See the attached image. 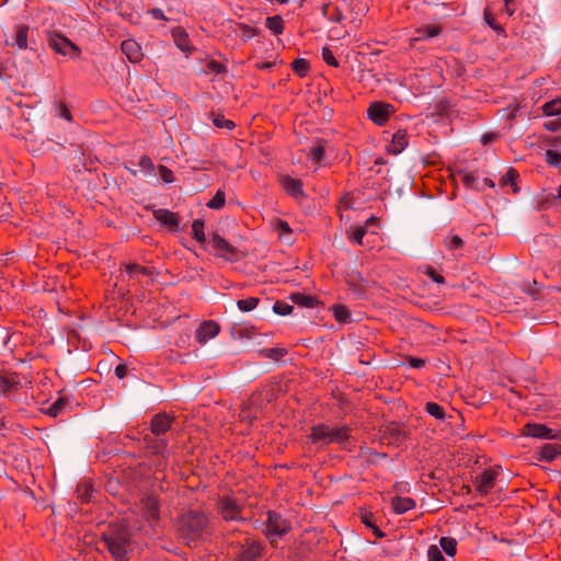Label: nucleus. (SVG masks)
Here are the masks:
<instances>
[{
  "label": "nucleus",
  "instance_id": "54",
  "mask_svg": "<svg viewBox=\"0 0 561 561\" xmlns=\"http://www.w3.org/2000/svg\"><path fill=\"white\" fill-rule=\"evenodd\" d=\"M99 4L103 9L111 11L117 7L118 0H99Z\"/></svg>",
  "mask_w": 561,
  "mask_h": 561
},
{
  "label": "nucleus",
  "instance_id": "55",
  "mask_svg": "<svg viewBox=\"0 0 561 561\" xmlns=\"http://www.w3.org/2000/svg\"><path fill=\"white\" fill-rule=\"evenodd\" d=\"M15 385V380L13 377H10V378H0V386L3 390H9L10 388H12L13 386Z\"/></svg>",
  "mask_w": 561,
  "mask_h": 561
},
{
  "label": "nucleus",
  "instance_id": "19",
  "mask_svg": "<svg viewBox=\"0 0 561 561\" xmlns=\"http://www.w3.org/2000/svg\"><path fill=\"white\" fill-rule=\"evenodd\" d=\"M463 244V240L457 234H448L444 239L446 250L449 251L455 259L462 255Z\"/></svg>",
  "mask_w": 561,
  "mask_h": 561
},
{
  "label": "nucleus",
  "instance_id": "9",
  "mask_svg": "<svg viewBox=\"0 0 561 561\" xmlns=\"http://www.w3.org/2000/svg\"><path fill=\"white\" fill-rule=\"evenodd\" d=\"M123 277L136 283H149L153 280V270L140 266L138 264H126L122 272Z\"/></svg>",
  "mask_w": 561,
  "mask_h": 561
},
{
  "label": "nucleus",
  "instance_id": "3",
  "mask_svg": "<svg viewBox=\"0 0 561 561\" xmlns=\"http://www.w3.org/2000/svg\"><path fill=\"white\" fill-rule=\"evenodd\" d=\"M106 546L116 561H127V553L130 549V533L126 525L112 528L105 535Z\"/></svg>",
  "mask_w": 561,
  "mask_h": 561
},
{
  "label": "nucleus",
  "instance_id": "43",
  "mask_svg": "<svg viewBox=\"0 0 561 561\" xmlns=\"http://www.w3.org/2000/svg\"><path fill=\"white\" fill-rule=\"evenodd\" d=\"M159 174L161 181L165 184H169V183H172L174 182V175H173V172L164 167V165H159L158 167V172H157V175Z\"/></svg>",
  "mask_w": 561,
  "mask_h": 561
},
{
  "label": "nucleus",
  "instance_id": "33",
  "mask_svg": "<svg viewBox=\"0 0 561 561\" xmlns=\"http://www.w3.org/2000/svg\"><path fill=\"white\" fill-rule=\"evenodd\" d=\"M542 111L547 116H556L561 114V99H554L547 102L542 106Z\"/></svg>",
  "mask_w": 561,
  "mask_h": 561
},
{
  "label": "nucleus",
  "instance_id": "26",
  "mask_svg": "<svg viewBox=\"0 0 561 561\" xmlns=\"http://www.w3.org/2000/svg\"><path fill=\"white\" fill-rule=\"evenodd\" d=\"M334 319L339 323H350L352 321V314L348 308L344 305L335 304L330 307Z\"/></svg>",
  "mask_w": 561,
  "mask_h": 561
},
{
  "label": "nucleus",
  "instance_id": "48",
  "mask_svg": "<svg viewBox=\"0 0 561 561\" xmlns=\"http://www.w3.org/2000/svg\"><path fill=\"white\" fill-rule=\"evenodd\" d=\"M293 69L300 77H304L308 71V62L305 59H296L293 62Z\"/></svg>",
  "mask_w": 561,
  "mask_h": 561
},
{
  "label": "nucleus",
  "instance_id": "31",
  "mask_svg": "<svg viewBox=\"0 0 561 561\" xmlns=\"http://www.w3.org/2000/svg\"><path fill=\"white\" fill-rule=\"evenodd\" d=\"M265 26L275 35L283 33L284 23L279 15L268 16L265 21Z\"/></svg>",
  "mask_w": 561,
  "mask_h": 561
},
{
  "label": "nucleus",
  "instance_id": "50",
  "mask_svg": "<svg viewBox=\"0 0 561 561\" xmlns=\"http://www.w3.org/2000/svg\"><path fill=\"white\" fill-rule=\"evenodd\" d=\"M293 300L296 304L302 305L305 307H312L313 298L304 296L301 294H295L291 296Z\"/></svg>",
  "mask_w": 561,
  "mask_h": 561
},
{
  "label": "nucleus",
  "instance_id": "40",
  "mask_svg": "<svg viewBox=\"0 0 561 561\" xmlns=\"http://www.w3.org/2000/svg\"><path fill=\"white\" fill-rule=\"evenodd\" d=\"M362 522L368 527L371 528L377 538L383 537V533L376 526L373 520V515L370 513H364L362 515Z\"/></svg>",
  "mask_w": 561,
  "mask_h": 561
},
{
  "label": "nucleus",
  "instance_id": "10",
  "mask_svg": "<svg viewBox=\"0 0 561 561\" xmlns=\"http://www.w3.org/2000/svg\"><path fill=\"white\" fill-rule=\"evenodd\" d=\"M261 545L248 538L244 543L236 548L233 553L237 561H254L261 556Z\"/></svg>",
  "mask_w": 561,
  "mask_h": 561
},
{
  "label": "nucleus",
  "instance_id": "29",
  "mask_svg": "<svg viewBox=\"0 0 561 561\" xmlns=\"http://www.w3.org/2000/svg\"><path fill=\"white\" fill-rule=\"evenodd\" d=\"M560 446L554 444H546L541 448L540 456L541 459L546 461H552L554 460L560 454Z\"/></svg>",
  "mask_w": 561,
  "mask_h": 561
},
{
  "label": "nucleus",
  "instance_id": "6",
  "mask_svg": "<svg viewBox=\"0 0 561 561\" xmlns=\"http://www.w3.org/2000/svg\"><path fill=\"white\" fill-rule=\"evenodd\" d=\"M499 474H500L499 467L484 469L481 473H479L476 477V479L473 481L476 490L481 495L489 494L494 489L495 481H496Z\"/></svg>",
  "mask_w": 561,
  "mask_h": 561
},
{
  "label": "nucleus",
  "instance_id": "64",
  "mask_svg": "<svg viewBox=\"0 0 561 561\" xmlns=\"http://www.w3.org/2000/svg\"><path fill=\"white\" fill-rule=\"evenodd\" d=\"M496 138L495 134H484L481 138L483 145H488Z\"/></svg>",
  "mask_w": 561,
  "mask_h": 561
},
{
  "label": "nucleus",
  "instance_id": "8",
  "mask_svg": "<svg viewBox=\"0 0 561 561\" xmlns=\"http://www.w3.org/2000/svg\"><path fill=\"white\" fill-rule=\"evenodd\" d=\"M218 511L227 522L243 519L241 516V506L233 497L225 496L218 501Z\"/></svg>",
  "mask_w": 561,
  "mask_h": 561
},
{
  "label": "nucleus",
  "instance_id": "11",
  "mask_svg": "<svg viewBox=\"0 0 561 561\" xmlns=\"http://www.w3.org/2000/svg\"><path fill=\"white\" fill-rule=\"evenodd\" d=\"M392 112V105L375 102L369 105L367 115L375 124L382 126L387 123Z\"/></svg>",
  "mask_w": 561,
  "mask_h": 561
},
{
  "label": "nucleus",
  "instance_id": "53",
  "mask_svg": "<svg viewBox=\"0 0 561 561\" xmlns=\"http://www.w3.org/2000/svg\"><path fill=\"white\" fill-rule=\"evenodd\" d=\"M426 275L437 284L444 283V277L439 275L433 267L428 266L425 271Z\"/></svg>",
  "mask_w": 561,
  "mask_h": 561
},
{
  "label": "nucleus",
  "instance_id": "38",
  "mask_svg": "<svg viewBox=\"0 0 561 561\" xmlns=\"http://www.w3.org/2000/svg\"><path fill=\"white\" fill-rule=\"evenodd\" d=\"M68 405V402L60 398L58 400H56L47 410V413L50 415V416H58L59 414H61V412L65 410V408Z\"/></svg>",
  "mask_w": 561,
  "mask_h": 561
},
{
  "label": "nucleus",
  "instance_id": "62",
  "mask_svg": "<svg viewBox=\"0 0 561 561\" xmlns=\"http://www.w3.org/2000/svg\"><path fill=\"white\" fill-rule=\"evenodd\" d=\"M60 116L67 121H71V113L66 105H61L60 107Z\"/></svg>",
  "mask_w": 561,
  "mask_h": 561
},
{
  "label": "nucleus",
  "instance_id": "4",
  "mask_svg": "<svg viewBox=\"0 0 561 561\" xmlns=\"http://www.w3.org/2000/svg\"><path fill=\"white\" fill-rule=\"evenodd\" d=\"M48 46L57 54L67 56L69 58H77L80 55L79 47L59 33L50 34Z\"/></svg>",
  "mask_w": 561,
  "mask_h": 561
},
{
  "label": "nucleus",
  "instance_id": "42",
  "mask_svg": "<svg viewBox=\"0 0 561 561\" xmlns=\"http://www.w3.org/2000/svg\"><path fill=\"white\" fill-rule=\"evenodd\" d=\"M294 307L285 301H276L273 306V310L275 313L279 316L290 314Z\"/></svg>",
  "mask_w": 561,
  "mask_h": 561
},
{
  "label": "nucleus",
  "instance_id": "45",
  "mask_svg": "<svg viewBox=\"0 0 561 561\" xmlns=\"http://www.w3.org/2000/svg\"><path fill=\"white\" fill-rule=\"evenodd\" d=\"M261 353L267 358L277 360V359L282 358L286 352L284 348L274 347V348L263 350V351H261Z\"/></svg>",
  "mask_w": 561,
  "mask_h": 561
},
{
  "label": "nucleus",
  "instance_id": "32",
  "mask_svg": "<svg viewBox=\"0 0 561 561\" xmlns=\"http://www.w3.org/2000/svg\"><path fill=\"white\" fill-rule=\"evenodd\" d=\"M425 411L436 420H445L446 414L444 408L436 402H427L425 405Z\"/></svg>",
  "mask_w": 561,
  "mask_h": 561
},
{
  "label": "nucleus",
  "instance_id": "5",
  "mask_svg": "<svg viewBox=\"0 0 561 561\" xmlns=\"http://www.w3.org/2000/svg\"><path fill=\"white\" fill-rule=\"evenodd\" d=\"M289 529V523L275 512L267 513L265 535L271 542L276 541Z\"/></svg>",
  "mask_w": 561,
  "mask_h": 561
},
{
  "label": "nucleus",
  "instance_id": "58",
  "mask_svg": "<svg viewBox=\"0 0 561 561\" xmlns=\"http://www.w3.org/2000/svg\"><path fill=\"white\" fill-rule=\"evenodd\" d=\"M276 66V61H257L255 64V67L260 70H271L273 67Z\"/></svg>",
  "mask_w": 561,
  "mask_h": 561
},
{
  "label": "nucleus",
  "instance_id": "56",
  "mask_svg": "<svg viewBox=\"0 0 561 561\" xmlns=\"http://www.w3.org/2000/svg\"><path fill=\"white\" fill-rule=\"evenodd\" d=\"M207 68L213 71V72H216V73H220L224 71V66L218 62V61H215V60H210L208 64H207Z\"/></svg>",
  "mask_w": 561,
  "mask_h": 561
},
{
  "label": "nucleus",
  "instance_id": "36",
  "mask_svg": "<svg viewBox=\"0 0 561 561\" xmlns=\"http://www.w3.org/2000/svg\"><path fill=\"white\" fill-rule=\"evenodd\" d=\"M439 543H440V549L444 550V552L447 556H450V557L455 556L457 542L454 538L442 537Z\"/></svg>",
  "mask_w": 561,
  "mask_h": 561
},
{
  "label": "nucleus",
  "instance_id": "57",
  "mask_svg": "<svg viewBox=\"0 0 561 561\" xmlns=\"http://www.w3.org/2000/svg\"><path fill=\"white\" fill-rule=\"evenodd\" d=\"M545 127L550 131H557L558 129L561 128V117L557 121L547 122L545 124Z\"/></svg>",
  "mask_w": 561,
  "mask_h": 561
},
{
  "label": "nucleus",
  "instance_id": "35",
  "mask_svg": "<svg viewBox=\"0 0 561 561\" xmlns=\"http://www.w3.org/2000/svg\"><path fill=\"white\" fill-rule=\"evenodd\" d=\"M236 32L243 41H249L257 35L256 28L242 23L238 24Z\"/></svg>",
  "mask_w": 561,
  "mask_h": 561
},
{
  "label": "nucleus",
  "instance_id": "23",
  "mask_svg": "<svg viewBox=\"0 0 561 561\" xmlns=\"http://www.w3.org/2000/svg\"><path fill=\"white\" fill-rule=\"evenodd\" d=\"M391 507L396 514H404L415 507V501L411 497L394 496Z\"/></svg>",
  "mask_w": 561,
  "mask_h": 561
},
{
  "label": "nucleus",
  "instance_id": "12",
  "mask_svg": "<svg viewBox=\"0 0 561 561\" xmlns=\"http://www.w3.org/2000/svg\"><path fill=\"white\" fill-rule=\"evenodd\" d=\"M520 434L523 436H529L540 439H553L556 434L552 428L547 427L543 424L527 423L523 426Z\"/></svg>",
  "mask_w": 561,
  "mask_h": 561
},
{
  "label": "nucleus",
  "instance_id": "41",
  "mask_svg": "<svg viewBox=\"0 0 561 561\" xmlns=\"http://www.w3.org/2000/svg\"><path fill=\"white\" fill-rule=\"evenodd\" d=\"M546 161L549 165L551 167H559L561 164V153L556 151V150H552V149H548L546 151Z\"/></svg>",
  "mask_w": 561,
  "mask_h": 561
},
{
  "label": "nucleus",
  "instance_id": "51",
  "mask_svg": "<svg viewBox=\"0 0 561 561\" xmlns=\"http://www.w3.org/2000/svg\"><path fill=\"white\" fill-rule=\"evenodd\" d=\"M214 125L218 128L227 129H232L234 127V123L232 121L226 119L224 117L214 118Z\"/></svg>",
  "mask_w": 561,
  "mask_h": 561
},
{
  "label": "nucleus",
  "instance_id": "7",
  "mask_svg": "<svg viewBox=\"0 0 561 561\" xmlns=\"http://www.w3.org/2000/svg\"><path fill=\"white\" fill-rule=\"evenodd\" d=\"M209 243L216 255L224 257L227 261H236L238 259L237 249L218 233H214L211 236Z\"/></svg>",
  "mask_w": 561,
  "mask_h": 561
},
{
  "label": "nucleus",
  "instance_id": "15",
  "mask_svg": "<svg viewBox=\"0 0 561 561\" xmlns=\"http://www.w3.org/2000/svg\"><path fill=\"white\" fill-rule=\"evenodd\" d=\"M121 49L130 62H139L142 58L141 47L135 39L128 38L123 41Z\"/></svg>",
  "mask_w": 561,
  "mask_h": 561
},
{
  "label": "nucleus",
  "instance_id": "2",
  "mask_svg": "<svg viewBox=\"0 0 561 561\" xmlns=\"http://www.w3.org/2000/svg\"><path fill=\"white\" fill-rule=\"evenodd\" d=\"M206 526V516L198 512L185 513L180 517L178 522L179 533L188 545L202 538Z\"/></svg>",
  "mask_w": 561,
  "mask_h": 561
},
{
  "label": "nucleus",
  "instance_id": "37",
  "mask_svg": "<svg viewBox=\"0 0 561 561\" xmlns=\"http://www.w3.org/2000/svg\"><path fill=\"white\" fill-rule=\"evenodd\" d=\"M257 304H259V299L255 297H248L245 299H240L237 301L238 308L244 312L254 310L256 308Z\"/></svg>",
  "mask_w": 561,
  "mask_h": 561
},
{
  "label": "nucleus",
  "instance_id": "21",
  "mask_svg": "<svg viewBox=\"0 0 561 561\" xmlns=\"http://www.w3.org/2000/svg\"><path fill=\"white\" fill-rule=\"evenodd\" d=\"M172 36L178 48L186 54L192 53L193 47L190 44L188 35L182 27L173 28Z\"/></svg>",
  "mask_w": 561,
  "mask_h": 561
},
{
  "label": "nucleus",
  "instance_id": "63",
  "mask_svg": "<svg viewBox=\"0 0 561 561\" xmlns=\"http://www.w3.org/2000/svg\"><path fill=\"white\" fill-rule=\"evenodd\" d=\"M514 0H504V10L508 15H512L515 12V9L512 7Z\"/></svg>",
  "mask_w": 561,
  "mask_h": 561
},
{
  "label": "nucleus",
  "instance_id": "14",
  "mask_svg": "<svg viewBox=\"0 0 561 561\" xmlns=\"http://www.w3.org/2000/svg\"><path fill=\"white\" fill-rule=\"evenodd\" d=\"M153 218L161 225L165 226L170 231H176L179 229L178 215L168 209H156L153 211Z\"/></svg>",
  "mask_w": 561,
  "mask_h": 561
},
{
  "label": "nucleus",
  "instance_id": "25",
  "mask_svg": "<svg viewBox=\"0 0 561 561\" xmlns=\"http://www.w3.org/2000/svg\"><path fill=\"white\" fill-rule=\"evenodd\" d=\"M27 36H28V26L24 24L16 25L15 27V36L12 46H16L19 49L27 48Z\"/></svg>",
  "mask_w": 561,
  "mask_h": 561
},
{
  "label": "nucleus",
  "instance_id": "17",
  "mask_svg": "<svg viewBox=\"0 0 561 561\" xmlns=\"http://www.w3.org/2000/svg\"><path fill=\"white\" fill-rule=\"evenodd\" d=\"M377 224V218L371 216L370 218H368L365 222V226H360V227H351L348 230H347V233H348V239L357 244H362L363 243V238L364 236L368 232V229L373 226V225H376Z\"/></svg>",
  "mask_w": 561,
  "mask_h": 561
},
{
  "label": "nucleus",
  "instance_id": "49",
  "mask_svg": "<svg viewBox=\"0 0 561 561\" xmlns=\"http://www.w3.org/2000/svg\"><path fill=\"white\" fill-rule=\"evenodd\" d=\"M518 174L514 169H510L503 176H502V184L503 185H515V181L517 179Z\"/></svg>",
  "mask_w": 561,
  "mask_h": 561
},
{
  "label": "nucleus",
  "instance_id": "47",
  "mask_svg": "<svg viewBox=\"0 0 561 561\" xmlns=\"http://www.w3.org/2000/svg\"><path fill=\"white\" fill-rule=\"evenodd\" d=\"M322 58L331 67H339V61L329 47L322 48Z\"/></svg>",
  "mask_w": 561,
  "mask_h": 561
},
{
  "label": "nucleus",
  "instance_id": "61",
  "mask_svg": "<svg viewBox=\"0 0 561 561\" xmlns=\"http://www.w3.org/2000/svg\"><path fill=\"white\" fill-rule=\"evenodd\" d=\"M149 13L156 20H165L164 13L161 9L154 8L150 10Z\"/></svg>",
  "mask_w": 561,
  "mask_h": 561
},
{
  "label": "nucleus",
  "instance_id": "39",
  "mask_svg": "<svg viewBox=\"0 0 561 561\" xmlns=\"http://www.w3.org/2000/svg\"><path fill=\"white\" fill-rule=\"evenodd\" d=\"M226 202L225 192L219 190L215 196L207 203V206L211 209H220L224 207Z\"/></svg>",
  "mask_w": 561,
  "mask_h": 561
},
{
  "label": "nucleus",
  "instance_id": "16",
  "mask_svg": "<svg viewBox=\"0 0 561 561\" xmlns=\"http://www.w3.org/2000/svg\"><path fill=\"white\" fill-rule=\"evenodd\" d=\"M139 511L146 520H156L159 515L158 501L153 496L141 499Z\"/></svg>",
  "mask_w": 561,
  "mask_h": 561
},
{
  "label": "nucleus",
  "instance_id": "30",
  "mask_svg": "<svg viewBox=\"0 0 561 561\" xmlns=\"http://www.w3.org/2000/svg\"><path fill=\"white\" fill-rule=\"evenodd\" d=\"M440 28L435 25H428L424 28L417 30L416 35L412 38V41H421L426 38L435 37L439 34Z\"/></svg>",
  "mask_w": 561,
  "mask_h": 561
},
{
  "label": "nucleus",
  "instance_id": "22",
  "mask_svg": "<svg viewBox=\"0 0 561 561\" xmlns=\"http://www.w3.org/2000/svg\"><path fill=\"white\" fill-rule=\"evenodd\" d=\"M171 422L167 414H157L151 421V432L157 436L162 435L170 428Z\"/></svg>",
  "mask_w": 561,
  "mask_h": 561
},
{
  "label": "nucleus",
  "instance_id": "24",
  "mask_svg": "<svg viewBox=\"0 0 561 561\" xmlns=\"http://www.w3.org/2000/svg\"><path fill=\"white\" fill-rule=\"evenodd\" d=\"M325 145L327 142L323 139H318L311 146L308 157L313 163L320 164L322 162L325 152Z\"/></svg>",
  "mask_w": 561,
  "mask_h": 561
},
{
  "label": "nucleus",
  "instance_id": "20",
  "mask_svg": "<svg viewBox=\"0 0 561 561\" xmlns=\"http://www.w3.org/2000/svg\"><path fill=\"white\" fill-rule=\"evenodd\" d=\"M407 146H408L407 131L403 129H399L392 135V140L388 147V150L391 153L398 154V153L402 152Z\"/></svg>",
  "mask_w": 561,
  "mask_h": 561
},
{
  "label": "nucleus",
  "instance_id": "34",
  "mask_svg": "<svg viewBox=\"0 0 561 561\" xmlns=\"http://www.w3.org/2000/svg\"><path fill=\"white\" fill-rule=\"evenodd\" d=\"M192 233L193 238L199 242L204 243L206 241V236L204 232V221L201 219H195L192 224Z\"/></svg>",
  "mask_w": 561,
  "mask_h": 561
},
{
  "label": "nucleus",
  "instance_id": "44",
  "mask_svg": "<svg viewBox=\"0 0 561 561\" xmlns=\"http://www.w3.org/2000/svg\"><path fill=\"white\" fill-rule=\"evenodd\" d=\"M427 559L428 561H445V558L442 553V549L436 545H432L428 547Z\"/></svg>",
  "mask_w": 561,
  "mask_h": 561
},
{
  "label": "nucleus",
  "instance_id": "18",
  "mask_svg": "<svg viewBox=\"0 0 561 561\" xmlns=\"http://www.w3.org/2000/svg\"><path fill=\"white\" fill-rule=\"evenodd\" d=\"M280 182L283 188L288 195L297 199L304 196L302 183L300 180L286 175L282 178Z\"/></svg>",
  "mask_w": 561,
  "mask_h": 561
},
{
  "label": "nucleus",
  "instance_id": "28",
  "mask_svg": "<svg viewBox=\"0 0 561 561\" xmlns=\"http://www.w3.org/2000/svg\"><path fill=\"white\" fill-rule=\"evenodd\" d=\"M460 181L469 188L483 190L479 176L474 172H459L457 175Z\"/></svg>",
  "mask_w": 561,
  "mask_h": 561
},
{
  "label": "nucleus",
  "instance_id": "59",
  "mask_svg": "<svg viewBox=\"0 0 561 561\" xmlns=\"http://www.w3.org/2000/svg\"><path fill=\"white\" fill-rule=\"evenodd\" d=\"M409 365L413 368H421L425 365V360L422 358L410 357Z\"/></svg>",
  "mask_w": 561,
  "mask_h": 561
},
{
  "label": "nucleus",
  "instance_id": "46",
  "mask_svg": "<svg viewBox=\"0 0 561 561\" xmlns=\"http://www.w3.org/2000/svg\"><path fill=\"white\" fill-rule=\"evenodd\" d=\"M484 21L494 31L499 33L504 32V28L499 23H496L493 14L488 9L484 11Z\"/></svg>",
  "mask_w": 561,
  "mask_h": 561
},
{
  "label": "nucleus",
  "instance_id": "13",
  "mask_svg": "<svg viewBox=\"0 0 561 561\" xmlns=\"http://www.w3.org/2000/svg\"><path fill=\"white\" fill-rule=\"evenodd\" d=\"M220 332V325L211 320L202 322L196 329V340L199 344H206L209 340L216 337Z\"/></svg>",
  "mask_w": 561,
  "mask_h": 561
},
{
  "label": "nucleus",
  "instance_id": "27",
  "mask_svg": "<svg viewBox=\"0 0 561 561\" xmlns=\"http://www.w3.org/2000/svg\"><path fill=\"white\" fill-rule=\"evenodd\" d=\"M138 165L145 178H157V168L154 167L152 160L149 157L142 156L139 159Z\"/></svg>",
  "mask_w": 561,
  "mask_h": 561
},
{
  "label": "nucleus",
  "instance_id": "60",
  "mask_svg": "<svg viewBox=\"0 0 561 561\" xmlns=\"http://www.w3.org/2000/svg\"><path fill=\"white\" fill-rule=\"evenodd\" d=\"M127 374V367L123 364H119L115 368V375L118 379H123Z\"/></svg>",
  "mask_w": 561,
  "mask_h": 561
},
{
  "label": "nucleus",
  "instance_id": "52",
  "mask_svg": "<svg viewBox=\"0 0 561 561\" xmlns=\"http://www.w3.org/2000/svg\"><path fill=\"white\" fill-rule=\"evenodd\" d=\"M276 228L279 230L280 232V238L288 241V239L286 238V233L290 234L291 233V229L288 225V222L284 221V220H278L277 224H276Z\"/></svg>",
  "mask_w": 561,
  "mask_h": 561
},
{
  "label": "nucleus",
  "instance_id": "1",
  "mask_svg": "<svg viewBox=\"0 0 561 561\" xmlns=\"http://www.w3.org/2000/svg\"><path fill=\"white\" fill-rule=\"evenodd\" d=\"M351 428L346 425L343 426H330L328 424H317L312 426L309 438L313 444L321 446L330 444H339L343 447L350 445Z\"/></svg>",
  "mask_w": 561,
  "mask_h": 561
}]
</instances>
